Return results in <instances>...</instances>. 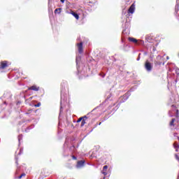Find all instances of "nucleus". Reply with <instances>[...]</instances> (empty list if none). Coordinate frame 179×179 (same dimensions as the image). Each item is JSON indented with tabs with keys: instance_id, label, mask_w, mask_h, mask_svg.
<instances>
[{
	"instance_id": "1",
	"label": "nucleus",
	"mask_w": 179,
	"mask_h": 179,
	"mask_svg": "<svg viewBox=\"0 0 179 179\" xmlns=\"http://www.w3.org/2000/svg\"><path fill=\"white\" fill-rule=\"evenodd\" d=\"M129 96H131V91L127 92L122 96L119 99L120 103H125L128 100Z\"/></svg>"
},
{
	"instance_id": "2",
	"label": "nucleus",
	"mask_w": 179,
	"mask_h": 179,
	"mask_svg": "<svg viewBox=\"0 0 179 179\" xmlns=\"http://www.w3.org/2000/svg\"><path fill=\"white\" fill-rule=\"evenodd\" d=\"M172 112L169 111V117H173L174 114L176 117H178V109H177V106L176 105H172Z\"/></svg>"
},
{
	"instance_id": "3",
	"label": "nucleus",
	"mask_w": 179,
	"mask_h": 179,
	"mask_svg": "<svg viewBox=\"0 0 179 179\" xmlns=\"http://www.w3.org/2000/svg\"><path fill=\"white\" fill-rule=\"evenodd\" d=\"M145 69L147 72H152V69H153V64L149 61H146L145 64Z\"/></svg>"
},
{
	"instance_id": "4",
	"label": "nucleus",
	"mask_w": 179,
	"mask_h": 179,
	"mask_svg": "<svg viewBox=\"0 0 179 179\" xmlns=\"http://www.w3.org/2000/svg\"><path fill=\"white\" fill-rule=\"evenodd\" d=\"M9 66V64L8 63V61H2L0 64V72H3L2 69H6Z\"/></svg>"
},
{
	"instance_id": "5",
	"label": "nucleus",
	"mask_w": 179,
	"mask_h": 179,
	"mask_svg": "<svg viewBox=\"0 0 179 179\" xmlns=\"http://www.w3.org/2000/svg\"><path fill=\"white\" fill-rule=\"evenodd\" d=\"M85 160L78 161L76 166V169H82V167L85 166Z\"/></svg>"
},
{
	"instance_id": "6",
	"label": "nucleus",
	"mask_w": 179,
	"mask_h": 179,
	"mask_svg": "<svg viewBox=\"0 0 179 179\" xmlns=\"http://www.w3.org/2000/svg\"><path fill=\"white\" fill-rule=\"evenodd\" d=\"M77 45L79 54H82V52H83V43L80 42V43H78Z\"/></svg>"
},
{
	"instance_id": "7",
	"label": "nucleus",
	"mask_w": 179,
	"mask_h": 179,
	"mask_svg": "<svg viewBox=\"0 0 179 179\" xmlns=\"http://www.w3.org/2000/svg\"><path fill=\"white\" fill-rule=\"evenodd\" d=\"M28 90H34V92H38L40 90V87H37V85H32L28 88Z\"/></svg>"
},
{
	"instance_id": "8",
	"label": "nucleus",
	"mask_w": 179,
	"mask_h": 179,
	"mask_svg": "<svg viewBox=\"0 0 179 179\" xmlns=\"http://www.w3.org/2000/svg\"><path fill=\"white\" fill-rule=\"evenodd\" d=\"M3 97L9 100L10 99H12V94H10V92H6L3 94Z\"/></svg>"
},
{
	"instance_id": "9",
	"label": "nucleus",
	"mask_w": 179,
	"mask_h": 179,
	"mask_svg": "<svg viewBox=\"0 0 179 179\" xmlns=\"http://www.w3.org/2000/svg\"><path fill=\"white\" fill-rule=\"evenodd\" d=\"M135 12V4H132L129 8V13H134Z\"/></svg>"
},
{
	"instance_id": "10",
	"label": "nucleus",
	"mask_w": 179,
	"mask_h": 179,
	"mask_svg": "<svg viewBox=\"0 0 179 179\" xmlns=\"http://www.w3.org/2000/svg\"><path fill=\"white\" fill-rule=\"evenodd\" d=\"M129 41H131V43H134V44H138V40L135 38H129Z\"/></svg>"
},
{
	"instance_id": "11",
	"label": "nucleus",
	"mask_w": 179,
	"mask_h": 179,
	"mask_svg": "<svg viewBox=\"0 0 179 179\" xmlns=\"http://www.w3.org/2000/svg\"><path fill=\"white\" fill-rule=\"evenodd\" d=\"M71 15H73L74 16V17L77 20H79V15L73 11H71Z\"/></svg>"
},
{
	"instance_id": "12",
	"label": "nucleus",
	"mask_w": 179,
	"mask_h": 179,
	"mask_svg": "<svg viewBox=\"0 0 179 179\" xmlns=\"http://www.w3.org/2000/svg\"><path fill=\"white\" fill-rule=\"evenodd\" d=\"M62 12V8H58L55 10V13H57L59 15Z\"/></svg>"
},
{
	"instance_id": "13",
	"label": "nucleus",
	"mask_w": 179,
	"mask_h": 179,
	"mask_svg": "<svg viewBox=\"0 0 179 179\" xmlns=\"http://www.w3.org/2000/svg\"><path fill=\"white\" fill-rule=\"evenodd\" d=\"M174 148L176 149V152H179V145L177 143L173 144Z\"/></svg>"
},
{
	"instance_id": "14",
	"label": "nucleus",
	"mask_w": 179,
	"mask_h": 179,
	"mask_svg": "<svg viewBox=\"0 0 179 179\" xmlns=\"http://www.w3.org/2000/svg\"><path fill=\"white\" fill-rule=\"evenodd\" d=\"M145 40H146V41H148V43H150V41H152V36H149V35L146 36Z\"/></svg>"
},
{
	"instance_id": "15",
	"label": "nucleus",
	"mask_w": 179,
	"mask_h": 179,
	"mask_svg": "<svg viewBox=\"0 0 179 179\" xmlns=\"http://www.w3.org/2000/svg\"><path fill=\"white\" fill-rule=\"evenodd\" d=\"M79 61H80V56H78L76 59V64H79Z\"/></svg>"
},
{
	"instance_id": "16",
	"label": "nucleus",
	"mask_w": 179,
	"mask_h": 179,
	"mask_svg": "<svg viewBox=\"0 0 179 179\" xmlns=\"http://www.w3.org/2000/svg\"><path fill=\"white\" fill-rule=\"evenodd\" d=\"M176 121V119H172V120L170 122L171 127H174V122Z\"/></svg>"
},
{
	"instance_id": "17",
	"label": "nucleus",
	"mask_w": 179,
	"mask_h": 179,
	"mask_svg": "<svg viewBox=\"0 0 179 179\" xmlns=\"http://www.w3.org/2000/svg\"><path fill=\"white\" fill-rule=\"evenodd\" d=\"M60 105V113H62V96L61 97Z\"/></svg>"
},
{
	"instance_id": "18",
	"label": "nucleus",
	"mask_w": 179,
	"mask_h": 179,
	"mask_svg": "<svg viewBox=\"0 0 179 179\" xmlns=\"http://www.w3.org/2000/svg\"><path fill=\"white\" fill-rule=\"evenodd\" d=\"M85 124H86V120H85V119H83L81 122L80 127H83L85 125Z\"/></svg>"
},
{
	"instance_id": "19",
	"label": "nucleus",
	"mask_w": 179,
	"mask_h": 179,
	"mask_svg": "<svg viewBox=\"0 0 179 179\" xmlns=\"http://www.w3.org/2000/svg\"><path fill=\"white\" fill-rule=\"evenodd\" d=\"M31 128H34V125H32V126H31V127H29L27 128V129L25 130V131H26V132H29V129H31Z\"/></svg>"
},
{
	"instance_id": "20",
	"label": "nucleus",
	"mask_w": 179,
	"mask_h": 179,
	"mask_svg": "<svg viewBox=\"0 0 179 179\" xmlns=\"http://www.w3.org/2000/svg\"><path fill=\"white\" fill-rule=\"evenodd\" d=\"M102 174H103V176H107V170H102Z\"/></svg>"
},
{
	"instance_id": "21",
	"label": "nucleus",
	"mask_w": 179,
	"mask_h": 179,
	"mask_svg": "<svg viewBox=\"0 0 179 179\" xmlns=\"http://www.w3.org/2000/svg\"><path fill=\"white\" fill-rule=\"evenodd\" d=\"M26 176V173H22V174H21L19 177H18V178H22V177H24Z\"/></svg>"
},
{
	"instance_id": "22",
	"label": "nucleus",
	"mask_w": 179,
	"mask_h": 179,
	"mask_svg": "<svg viewBox=\"0 0 179 179\" xmlns=\"http://www.w3.org/2000/svg\"><path fill=\"white\" fill-rule=\"evenodd\" d=\"M107 169H108V166L107 165H105V166H103V171H106V170H107Z\"/></svg>"
},
{
	"instance_id": "23",
	"label": "nucleus",
	"mask_w": 179,
	"mask_h": 179,
	"mask_svg": "<svg viewBox=\"0 0 179 179\" xmlns=\"http://www.w3.org/2000/svg\"><path fill=\"white\" fill-rule=\"evenodd\" d=\"M83 117H80L78 120L77 122H80V121H83Z\"/></svg>"
},
{
	"instance_id": "24",
	"label": "nucleus",
	"mask_w": 179,
	"mask_h": 179,
	"mask_svg": "<svg viewBox=\"0 0 179 179\" xmlns=\"http://www.w3.org/2000/svg\"><path fill=\"white\" fill-rule=\"evenodd\" d=\"M22 136H23L22 135L18 136V141H19V142H20V139H22Z\"/></svg>"
},
{
	"instance_id": "25",
	"label": "nucleus",
	"mask_w": 179,
	"mask_h": 179,
	"mask_svg": "<svg viewBox=\"0 0 179 179\" xmlns=\"http://www.w3.org/2000/svg\"><path fill=\"white\" fill-rule=\"evenodd\" d=\"M175 157L176 159H178V161L179 162V157H178V155L176 154L175 155Z\"/></svg>"
},
{
	"instance_id": "26",
	"label": "nucleus",
	"mask_w": 179,
	"mask_h": 179,
	"mask_svg": "<svg viewBox=\"0 0 179 179\" xmlns=\"http://www.w3.org/2000/svg\"><path fill=\"white\" fill-rule=\"evenodd\" d=\"M41 106V103H38L36 105H35V107H40Z\"/></svg>"
},
{
	"instance_id": "27",
	"label": "nucleus",
	"mask_w": 179,
	"mask_h": 179,
	"mask_svg": "<svg viewBox=\"0 0 179 179\" xmlns=\"http://www.w3.org/2000/svg\"><path fill=\"white\" fill-rule=\"evenodd\" d=\"M70 150H75V146H71V147L70 148Z\"/></svg>"
},
{
	"instance_id": "28",
	"label": "nucleus",
	"mask_w": 179,
	"mask_h": 179,
	"mask_svg": "<svg viewBox=\"0 0 179 179\" xmlns=\"http://www.w3.org/2000/svg\"><path fill=\"white\" fill-rule=\"evenodd\" d=\"M72 159H73V160H76V156H74V155H72Z\"/></svg>"
},
{
	"instance_id": "29",
	"label": "nucleus",
	"mask_w": 179,
	"mask_h": 179,
	"mask_svg": "<svg viewBox=\"0 0 179 179\" xmlns=\"http://www.w3.org/2000/svg\"><path fill=\"white\" fill-rule=\"evenodd\" d=\"M141 59V54L138 55V57L137 58V61H139Z\"/></svg>"
},
{
	"instance_id": "30",
	"label": "nucleus",
	"mask_w": 179,
	"mask_h": 179,
	"mask_svg": "<svg viewBox=\"0 0 179 179\" xmlns=\"http://www.w3.org/2000/svg\"><path fill=\"white\" fill-rule=\"evenodd\" d=\"M152 51L155 52V51H156V48L155 47H153L152 48Z\"/></svg>"
},
{
	"instance_id": "31",
	"label": "nucleus",
	"mask_w": 179,
	"mask_h": 179,
	"mask_svg": "<svg viewBox=\"0 0 179 179\" xmlns=\"http://www.w3.org/2000/svg\"><path fill=\"white\" fill-rule=\"evenodd\" d=\"M60 2H62V3H64L65 2V0H60Z\"/></svg>"
},
{
	"instance_id": "32",
	"label": "nucleus",
	"mask_w": 179,
	"mask_h": 179,
	"mask_svg": "<svg viewBox=\"0 0 179 179\" xmlns=\"http://www.w3.org/2000/svg\"><path fill=\"white\" fill-rule=\"evenodd\" d=\"M125 24L127 25V26H129V22H126Z\"/></svg>"
},
{
	"instance_id": "33",
	"label": "nucleus",
	"mask_w": 179,
	"mask_h": 179,
	"mask_svg": "<svg viewBox=\"0 0 179 179\" xmlns=\"http://www.w3.org/2000/svg\"><path fill=\"white\" fill-rule=\"evenodd\" d=\"M126 30H127V29L123 30L122 34H124V33H125Z\"/></svg>"
},
{
	"instance_id": "34",
	"label": "nucleus",
	"mask_w": 179,
	"mask_h": 179,
	"mask_svg": "<svg viewBox=\"0 0 179 179\" xmlns=\"http://www.w3.org/2000/svg\"><path fill=\"white\" fill-rule=\"evenodd\" d=\"M174 136H177V133H175V134H174Z\"/></svg>"
},
{
	"instance_id": "35",
	"label": "nucleus",
	"mask_w": 179,
	"mask_h": 179,
	"mask_svg": "<svg viewBox=\"0 0 179 179\" xmlns=\"http://www.w3.org/2000/svg\"><path fill=\"white\" fill-rule=\"evenodd\" d=\"M20 153H22V150H20V153H19V155H20Z\"/></svg>"
},
{
	"instance_id": "36",
	"label": "nucleus",
	"mask_w": 179,
	"mask_h": 179,
	"mask_svg": "<svg viewBox=\"0 0 179 179\" xmlns=\"http://www.w3.org/2000/svg\"><path fill=\"white\" fill-rule=\"evenodd\" d=\"M99 124V125H101V122H100Z\"/></svg>"
},
{
	"instance_id": "37",
	"label": "nucleus",
	"mask_w": 179,
	"mask_h": 179,
	"mask_svg": "<svg viewBox=\"0 0 179 179\" xmlns=\"http://www.w3.org/2000/svg\"><path fill=\"white\" fill-rule=\"evenodd\" d=\"M77 69H79V67H78V66H77Z\"/></svg>"
},
{
	"instance_id": "38",
	"label": "nucleus",
	"mask_w": 179,
	"mask_h": 179,
	"mask_svg": "<svg viewBox=\"0 0 179 179\" xmlns=\"http://www.w3.org/2000/svg\"><path fill=\"white\" fill-rule=\"evenodd\" d=\"M167 59H169V57H167Z\"/></svg>"
},
{
	"instance_id": "39",
	"label": "nucleus",
	"mask_w": 179,
	"mask_h": 179,
	"mask_svg": "<svg viewBox=\"0 0 179 179\" xmlns=\"http://www.w3.org/2000/svg\"><path fill=\"white\" fill-rule=\"evenodd\" d=\"M84 118H86V116H85V117H84Z\"/></svg>"
},
{
	"instance_id": "40",
	"label": "nucleus",
	"mask_w": 179,
	"mask_h": 179,
	"mask_svg": "<svg viewBox=\"0 0 179 179\" xmlns=\"http://www.w3.org/2000/svg\"><path fill=\"white\" fill-rule=\"evenodd\" d=\"M26 114H29L28 113H27Z\"/></svg>"
}]
</instances>
